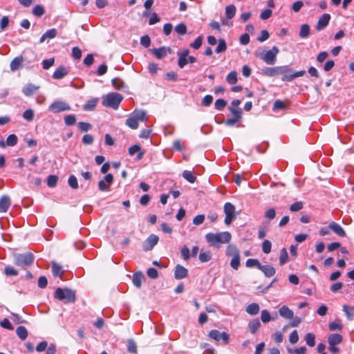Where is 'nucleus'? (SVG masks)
Returning <instances> with one entry per match:
<instances>
[{
	"label": "nucleus",
	"instance_id": "f257e3e1",
	"mask_svg": "<svg viewBox=\"0 0 354 354\" xmlns=\"http://www.w3.org/2000/svg\"><path fill=\"white\" fill-rule=\"evenodd\" d=\"M231 234L228 232L219 233H208L205 235L207 241L212 245L218 247L220 244L228 243L231 240Z\"/></svg>",
	"mask_w": 354,
	"mask_h": 354
},
{
	"label": "nucleus",
	"instance_id": "f03ea898",
	"mask_svg": "<svg viewBox=\"0 0 354 354\" xmlns=\"http://www.w3.org/2000/svg\"><path fill=\"white\" fill-rule=\"evenodd\" d=\"M147 120V113L143 110L135 111L126 120V125L132 129L138 127L139 122H144Z\"/></svg>",
	"mask_w": 354,
	"mask_h": 354
},
{
	"label": "nucleus",
	"instance_id": "7ed1b4c3",
	"mask_svg": "<svg viewBox=\"0 0 354 354\" xmlns=\"http://www.w3.org/2000/svg\"><path fill=\"white\" fill-rule=\"evenodd\" d=\"M305 73V71H295L288 66H280L279 75H282L281 80L283 82H292L295 78L304 76Z\"/></svg>",
	"mask_w": 354,
	"mask_h": 354
},
{
	"label": "nucleus",
	"instance_id": "20e7f679",
	"mask_svg": "<svg viewBox=\"0 0 354 354\" xmlns=\"http://www.w3.org/2000/svg\"><path fill=\"white\" fill-rule=\"evenodd\" d=\"M226 255L232 258L230 261V266L237 270L240 266L241 256L237 247L234 245L230 244L227 246Z\"/></svg>",
	"mask_w": 354,
	"mask_h": 354
},
{
	"label": "nucleus",
	"instance_id": "39448f33",
	"mask_svg": "<svg viewBox=\"0 0 354 354\" xmlns=\"http://www.w3.org/2000/svg\"><path fill=\"white\" fill-rule=\"evenodd\" d=\"M54 297L64 303H73L75 301V292L68 288H57Z\"/></svg>",
	"mask_w": 354,
	"mask_h": 354
},
{
	"label": "nucleus",
	"instance_id": "423d86ee",
	"mask_svg": "<svg viewBox=\"0 0 354 354\" xmlns=\"http://www.w3.org/2000/svg\"><path fill=\"white\" fill-rule=\"evenodd\" d=\"M279 53V48L277 46H273L270 50L265 53L256 52L255 55L267 64L272 65L275 64L277 61V55Z\"/></svg>",
	"mask_w": 354,
	"mask_h": 354
},
{
	"label": "nucleus",
	"instance_id": "0eeeda50",
	"mask_svg": "<svg viewBox=\"0 0 354 354\" xmlns=\"http://www.w3.org/2000/svg\"><path fill=\"white\" fill-rule=\"evenodd\" d=\"M122 95L118 93H111L103 97L102 104L104 106L117 109L122 101Z\"/></svg>",
	"mask_w": 354,
	"mask_h": 354
},
{
	"label": "nucleus",
	"instance_id": "6e6552de",
	"mask_svg": "<svg viewBox=\"0 0 354 354\" xmlns=\"http://www.w3.org/2000/svg\"><path fill=\"white\" fill-rule=\"evenodd\" d=\"M224 212L225 214V223L229 225L236 218L234 205L231 203H226L224 205Z\"/></svg>",
	"mask_w": 354,
	"mask_h": 354
},
{
	"label": "nucleus",
	"instance_id": "1a4fd4ad",
	"mask_svg": "<svg viewBox=\"0 0 354 354\" xmlns=\"http://www.w3.org/2000/svg\"><path fill=\"white\" fill-rule=\"evenodd\" d=\"M229 110L232 115V118L227 119L225 124L227 126H233L240 122L242 117V111L240 108L230 107Z\"/></svg>",
	"mask_w": 354,
	"mask_h": 354
},
{
	"label": "nucleus",
	"instance_id": "9d476101",
	"mask_svg": "<svg viewBox=\"0 0 354 354\" xmlns=\"http://www.w3.org/2000/svg\"><path fill=\"white\" fill-rule=\"evenodd\" d=\"M49 110L53 113H59L71 110V106L65 102L57 100L50 105Z\"/></svg>",
	"mask_w": 354,
	"mask_h": 354
},
{
	"label": "nucleus",
	"instance_id": "9b49d317",
	"mask_svg": "<svg viewBox=\"0 0 354 354\" xmlns=\"http://www.w3.org/2000/svg\"><path fill=\"white\" fill-rule=\"evenodd\" d=\"M113 181V176L112 174H109L106 175L103 179L100 180L98 183V187L100 191H109L111 185Z\"/></svg>",
	"mask_w": 354,
	"mask_h": 354
},
{
	"label": "nucleus",
	"instance_id": "f8f14e48",
	"mask_svg": "<svg viewBox=\"0 0 354 354\" xmlns=\"http://www.w3.org/2000/svg\"><path fill=\"white\" fill-rule=\"evenodd\" d=\"M209 336L216 341L223 340L225 344L228 343L229 335L225 332L221 333L218 330H212Z\"/></svg>",
	"mask_w": 354,
	"mask_h": 354
},
{
	"label": "nucleus",
	"instance_id": "ddd939ff",
	"mask_svg": "<svg viewBox=\"0 0 354 354\" xmlns=\"http://www.w3.org/2000/svg\"><path fill=\"white\" fill-rule=\"evenodd\" d=\"M158 236L155 234H151L143 244V250L145 251H149L153 249V248L158 242Z\"/></svg>",
	"mask_w": 354,
	"mask_h": 354
},
{
	"label": "nucleus",
	"instance_id": "4468645a",
	"mask_svg": "<svg viewBox=\"0 0 354 354\" xmlns=\"http://www.w3.org/2000/svg\"><path fill=\"white\" fill-rule=\"evenodd\" d=\"M153 55L158 59H162L167 56V53H171V49L167 47H160L151 50Z\"/></svg>",
	"mask_w": 354,
	"mask_h": 354
},
{
	"label": "nucleus",
	"instance_id": "2eb2a0df",
	"mask_svg": "<svg viewBox=\"0 0 354 354\" xmlns=\"http://www.w3.org/2000/svg\"><path fill=\"white\" fill-rule=\"evenodd\" d=\"M330 19V15L329 14L325 13L322 15L321 17H319L317 26L316 29L318 31H320L324 29L328 24L329 21Z\"/></svg>",
	"mask_w": 354,
	"mask_h": 354
},
{
	"label": "nucleus",
	"instance_id": "dca6fc26",
	"mask_svg": "<svg viewBox=\"0 0 354 354\" xmlns=\"http://www.w3.org/2000/svg\"><path fill=\"white\" fill-rule=\"evenodd\" d=\"M189 50L188 49L178 53V65L180 68H183L188 63L187 57L189 55Z\"/></svg>",
	"mask_w": 354,
	"mask_h": 354
},
{
	"label": "nucleus",
	"instance_id": "f3484780",
	"mask_svg": "<svg viewBox=\"0 0 354 354\" xmlns=\"http://www.w3.org/2000/svg\"><path fill=\"white\" fill-rule=\"evenodd\" d=\"M328 228L332 230L334 233H335L337 235L344 237L346 236V232L344 230L342 227V226L335 223V222H331L328 225Z\"/></svg>",
	"mask_w": 354,
	"mask_h": 354
},
{
	"label": "nucleus",
	"instance_id": "a211bd4d",
	"mask_svg": "<svg viewBox=\"0 0 354 354\" xmlns=\"http://www.w3.org/2000/svg\"><path fill=\"white\" fill-rule=\"evenodd\" d=\"M188 275V270L185 267L177 265L175 268L174 277L176 279H182Z\"/></svg>",
	"mask_w": 354,
	"mask_h": 354
},
{
	"label": "nucleus",
	"instance_id": "6ab92c4d",
	"mask_svg": "<svg viewBox=\"0 0 354 354\" xmlns=\"http://www.w3.org/2000/svg\"><path fill=\"white\" fill-rule=\"evenodd\" d=\"M259 270L263 272L264 275L267 277H271L274 275L276 270L274 268L270 265H261Z\"/></svg>",
	"mask_w": 354,
	"mask_h": 354
},
{
	"label": "nucleus",
	"instance_id": "aec40b11",
	"mask_svg": "<svg viewBox=\"0 0 354 354\" xmlns=\"http://www.w3.org/2000/svg\"><path fill=\"white\" fill-rule=\"evenodd\" d=\"M10 205V199L7 196L0 198V212H6Z\"/></svg>",
	"mask_w": 354,
	"mask_h": 354
},
{
	"label": "nucleus",
	"instance_id": "412c9836",
	"mask_svg": "<svg viewBox=\"0 0 354 354\" xmlns=\"http://www.w3.org/2000/svg\"><path fill=\"white\" fill-rule=\"evenodd\" d=\"M68 74L66 68L64 66H59L54 72L53 77L55 80H60Z\"/></svg>",
	"mask_w": 354,
	"mask_h": 354
},
{
	"label": "nucleus",
	"instance_id": "4be33fe9",
	"mask_svg": "<svg viewBox=\"0 0 354 354\" xmlns=\"http://www.w3.org/2000/svg\"><path fill=\"white\" fill-rule=\"evenodd\" d=\"M279 315L286 319H292L294 313L286 306H283L279 310Z\"/></svg>",
	"mask_w": 354,
	"mask_h": 354
},
{
	"label": "nucleus",
	"instance_id": "5701e85b",
	"mask_svg": "<svg viewBox=\"0 0 354 354\" xmlns=\"http://www.w3.org/2000/svg\"><path fill=\"white\" fill-rule=\"evenodd\" d=\"M280 73V66L267 67L263 70V73L267 76L273 77L279 75Z\"/></svg>",
	"mask_w": 354,
	"mask_h": 354
},
{
	"label": "nucleus",
	"instance_id": "b1692460",
	"mask_svg": "<svg viewBox=\"0 0 354 354\" xmlns=\"http://www.w3.org/2000/svg\"><path fill=\"white\" fill-rule=\"evenodd\" d=\"M22 65V55L16 57L12 59V61L10 63V70L12 71H17L20 68L21 66Z\"/></svg>",
	"mask_w": 354,
	"mask_h": 354
},
{
	"label": "nucleus",
	"instance_id": "393cba45",
	"mask_svg": "<svg viewBox=\"0 0 354 354\" xmlns=\"http://www.w3.org/2000/svg\"><path fill=\"white\" fill-rule=\"evenodd\" d=\"M342 337L339 334H332L328 338L329 346L337 345L342 342Z\"/></svg>",
	"mask_w": 354,
	"mask_h": 354
},
{
	"label": "nucleus",
	"instance_id": "a878e982",
	"mask_svg": "<svg viewBox=\"0 0 354 354\" xmlns=\"http://www.w3.org/2000/svg\"><path fill=\"white\" fill-rule=\"evenodd\" d=\"M52 272L53 276L55 277H62V275L64 273L62 266L55 261L52 263Z\"/></svg>",
	"mask_w": 354,
	"mask_h": 354
},
{
	"label": "nucleus",
	"instance_id": "bb28decb",
	"mask_svg": "<svg viewBox=\"0 0 354 354\" xmlns=\"http://www.w3.org/2000/svg\"><path fill=\"white\" fill-rule=\"evenodd\" d=\"M145 279L144 275L141 272H136L133 275V283L137 288H140L142 281Z\"/></svg>",
	"mask_w": 354,
	"mask_h": 354
},
{
	"label": "nucleus",
	"instance_id": "cd10ccee",
	"mask_svg": "<svg viewBox=\"0 0 354 354\" xmlns=\"http://www.w3.org/2000/svg\"><path fill=\"white\" fill-rule=\"evenodd\" d=\"M57 31L55 28L48 30L40 38V42H44L46 39H53L56 37Z\"/></svg>",
	"mask_w": 354,
	"mask_h": 354
},
{
	"label": "nucleus",
	"instance_id": "c85d7f7f",
	"mask_svg": "<svg viewBox=\"0 0 354 354\" xmlns=\"http://www.w3.org/2000/svg\"><path fill=\"white\" fill-rule=\"evenodd\" d=\"M39 86L28 84L24 88V93L27 96L31 95L35 93L39 88Z\"/></svg>",
	"mask_w": 354,
	"mask_h": 354
},
{
	"label": "nucleus",
	"instance_id": "c756f323",
	"mask_svg": "<svg viewBox=\"0 0 354 354\" xmlns=\"http://www.w3.org/2000/svg\"><path fill=\"white\" fill-rule=\"evenodd\" d=\"M136 153H138L137 160L142 159V158L143 156V153L140 152V146H138L137 145H135L131 146L129 149V155L133 156Z\"/></svg>",
	"mask_w": 354,
	"mask_h": 354
},
{
	"label": "nucleus",
	"instance_id": "7c9ffc66",
	"mask_svg": "<svg viewBox=\"0 0 354 354\" xmlns=\"http://www.w3.org/2000/svg\"><path fill=\"white\" fill-rule=\"evenodd\" d=\"M259 304L252 303L247 306L246 312L251 315H255L259 312Z\"/></svg>",
	"mask_w": 354,
	"mask_h": 354
},
{
	"label": "nucleus",
	"instance_id": "2f4dec72",
	"mask_svg": "<svg viewBox=\"0 0 354 354\" xmlns=\"http://www.w3.org/2000/svg\"><path fill=\"white\" fill-rule=\"evenodd\" d=\"M261 326V323L259 319H254L250 322L248 327L251 333L254 334L259 328Z\"/></svg>",
	"mask_w": 354,
	"mask_h": 354
},
{
	"label": "nucleus",
	"instance_id": "473e14b6",
	"mask_svg": "<svg viewBox=\"0 0 354 354\" xmlns=\"http://www.w3.org/2000/svg\"><path fill=\"white\" fill-rule=\"evenodd\" d=\"M343 310L349 320H353L354 317V307L348 305L343 306Z\"/></svg>",
	"mask_w": 354,
	"mask_h": 354
},
{
	"label": "nucleus",
	"instance_id": "72a5a7b5",
	"mask_svg": "<svg viewBox=\"0 0 354 354\" xmlns=\"http://www.w3.org/2000/svg\"><path fill=\"white\" fill-rule=\"evenodd\" d=\"M288 252H287L286 249L285 248H283L280 251L279 264L281 266H283L288 262Z\"/></svg>",
	"mask_w": 354,
	"mask_h": 354
},
{
	"label": "nucleus",
	"instance_id": "f704fd0d",
	"mask_svg": "<svg viewBox=\"0 0 354 354\" xmlns=\"http://www.w3.org/2000/svg\"><path fill=\"white\" fill-rule=\"evenodd\" d=\"M236 14V7L234 5H229L225 8V15L227 19H232Z\"/></svg>",
	"mask_w": 354,
	"mask_h": 354
},
{
	"label": "nucleus",
	"instance_id": "c9c22d12",
	"mask_svg": "<svg viewBox=\"0 0 354 354\" xmlns=\"http://www.w3.org/2000/svg\"><path fill=\"white\" fill-rule=\"evenodd\" d=\"M198 259L202 263L207 262L212 259V254L209 251H201Z\"/></svg>",
	"mask_w": 354,
	"mask_h": 354
},
{
	"label": "nucleus",
	"instance_id": "e433bc0d",
	"mask_svg": "<svg viewBox=\"0 0 354 354\" xmlns=\"http://www.w3.org/2000/svg\"><path fill=\"white\" fill-rule=\"evenodd\" d=\"M310 35V26L308 24H303L301 26L299 36L301 38L308 37Z\"/></svg>",
	"mask_w": 354,
	"mask_h": 354
},
{
	"label": "nucleus",
	"instance_id": "4c0bfd02",
	"mask_svg": "<svg viewBox=\"0 0 354 354\" xmlns=\"http://www.w3.org/2000/svg\"><path fill=\"white\" fill-rule=\"evenodd\" d=\"M34 255L31 252H27L24 254V266L31 265L34 262Z\"/></svg>",
	"mask_w": 354,
	"mask_h": 354
},
{
	"label": "nucleus",
	"instance_id": "58836bf2",
	"mask_svg": "<svg viewBox=\"0 0 354 354\" xmlns=\"http://www.w3.org/2000/svg\"><path fill=\"white\" fill-rule=\"evenodd\" d=\"M97 99H91L88 100L84 105V109L85 111H92L95 109L97 105Z\"/></svg>",
	"mask_w": 354,
	"mask_h": 354
},
{
	"label": "nucleus",
	"instance_id": "ea45409f",
	"mask_svg": "<svg viewBox=\"0 0 354 354\" xmlns=\"http://www.w3.org/2000/svg\"><path fill=\"white\" fill-rule=\"evenodd\" d=\"M183 177L191 183H194L196 181V177L191 171H184L183 173Z\"/></svg>",
	"mask_w": 354,
	"mask_h": 354
},
{
	"label": "nucleus",
	"instance_id": "a19ab883",
	"mask_svg": "<svg viewBox=\"0 0 354 354\" xmlns=\"http://www.w3.org/2000/svg\"><path fill=\"white\" fill-rule=\"evenodd\" d=\"M305 340H306V344L309 346L313 347L315 345V336L314 334H313L311 333H308L306 334V335L305 337Z\"/></svg>",
	"mask_w": 354,
	"mask_h": 354
},
{
	"label": "nucleus",
	"instance_id": "79ce46f5",
	"mask_svg": "<svg viewBox=\"0 0 354 354\" xmlns=\"http://www.w3.org/2000/svg\"><path fill=\"white\" fill-rule=\"evenodd\" d=\"M245 266L248 268L257 267L259 269L261 263L257 259H248L245 262Z\"/></svg>",
	"mask_w": 354,
	"mask_h": 354
},
{
	"label": "nucleus",
	"instance_id": "37998d69",
	"mask_svg": "<svg viewBox=\"0 0 354 354\" xmlns=\"http://www.w3.org/2000/svg\"><path fill=\"white\" fill-rule=\"evenodd\" d=\"M227 49V45L225 41L223 39H218V44L216 48V52L217 53H221L225 52Z\"/></svg>",
	"mask_w": 354,
	"mask_h": 354
},
{
	"label": "nucleus",
	"instance_id": "c03bdc74",
	"mask_svg": "<svg viewBox=\"0 0 354 354\" xmlns=\"http://www.w3.org/2000/svg\"><path fill=\"white\" fill-rule=\"evenodd\" d=\"M227 82L230 84H234L237 82V73L236 71L230 72L226 77Z\"/></svg>",
	"mask_w": 354,
	"mask_h": 354
},
{
	"label": "nucleus",
	"instance_id": "a18cd8bd",
	"mask_svg": "<svg viewBox=\"0 0 354 354\" xmlns=\"http://www.w3.org/2000/svg\"><path fill=\"white\" fill-rule=\"evenodd\" d=\"M128 346H127V351L128 352L133 354L137 353V345L136 342L133 339H129L128 342Z\"/></svg>",
	"mask_w": 354,
	"mask_h": 354
},
{
	"label": "nucleus",
	"instance_id": "49530a36",
	"mask_svg": "<svg viewBox=\"0 0 354 354\" xmlns=\"http://www.w3.org/2000/svg\"><path fill=\"white\" fill-rule=\"evenodd\" d=\"M68 183L69 186L74 189H76L78 188L77 179L74 175H71L69 176L68 180Z\"/></svg>",
	"mask_w": 354,
	"mask_h": 354
},
{
	"label": "nucleus",
	"instance_id": "de8ad7c7",
	"mask_svg": "<svg viewBox=\"0 0 354 354\" xmlns=\"http://www.w3.org/2000/svg\"><path fill=\"white\" fill-rule=\"evenodd\" d=\"M272 243L269 240H264L262 243V250L265 254H269L271 252Z\"/></svg>",
	"mask_w": 354,
	"mask_h": 354
},
{
	"label": "nucleus",
	"instance_id": "09e8293b",
	"mask_svg": "<svg viewBox=\"0 0 354 354\" xmlns=\"http://www.w3.org/2000/svg\"><path fill=\"white\" fill-rule=\"evenodd\" d=\"M18 138L15 134H11L8 136L6 139V145L7 146L12 147L15 146L17 142Z\"/></svg>",
	"mask_w": 354,
	"mask_h": 354
},
{
	"label": "nucleus",
	"instance_id": "8fccbe9b",
	"mask_svg": "<svg viewBox=\"0 0 354 354\" xmlns=\"http://www.w3.org/2000/svg\"><path fill=\"white\" fill-rule=\"evenodd\" d=\"M261 319L263 323L269 322L272 318L268 310H263L261 313Z\"/></svg>",
	"mask_w": 354,
	"mask_h": 354
},
{
	"label": "nucleus",
	"instance_id": "3c124183",
	"mask_svg": "<svg viewBox=\"0 0 354 354\" xmlns=\"http://www.w3.org/2000/svg\"><path fill=\"white\" fill-rule=\"evenodd\" d=\"M35 113L32 109H27L24 112V119L28 122H32L34 119Z\"/></svg>",
	"mask_w": 354,
	"mask_h": 354
},
{
	"label": "nucleus",
	"instance_id": "603ef678",
	"mask_svg": "<svg viewBox=\"0 0 354 354\" xmlns=\"http://www.w3.org/2000/svg\"><path fill=\"white\" fill-rule=\"evenodd\" d=\"M64 122L67 126H72L76 122V118L75 115H68L64 117Z\"/></svg>",
	"mask_w": 354,
	"mask_h": 354
},
{
	"label": "nucleus",
	"instance_id": "864d4df0",
	"mask_svg": "<svg viewBox=\"0 0 354 354\" xmlns=\"http://www.w3.org/2000/svg\"><path fill=\"white\" fill-rule=\"evenodd\" d=\"M58 180V177L55 175H50L47 178V185L50 187H53L56 185Z\"/></svg>",
	"mask_w": 354,
	"mask_h": 354
},
{
	"label": "nucleus",
	"instance_id": "5fc2aeb1",
	"mask_svg": "<svg viewBox=\"0 0 354 354\" xmlns=\"http://www.w3.org/2000/svg\"><path fill=\"white\" fill-rule=\"evenodd\" d=\"M227 104V102L223 99H218L216 100L214 106L215 109L221 111L223 110Z\"/></svg>",
	"mask_w": 354,
	"mask_h": 354
},
{
	"label": "nucleus",
	"instance_id": "6e6d98bb",
	"mask_svg": "<svg viewBox=\"0 0 354 354\" xmlns=\"http://www.w3.org/2000/svg\"><path fill=\"white\" fill-rule=\"evenodd\" d=\"M32 13L37 17H41L44 14V8L42 6L37 5L34 8Z\"/></svg>",
	"mask_w": 354,
	"mask_h": 354
},
{
	"label": "nucleus",
	"instance_id": "4d7b16f0",
	"mask_svg": "<svg viewBox=\"0 0 354 354\" xmlns=\"http://www.w3.org/2000/svg\"><path fill=\"white\" fill-rule=\"evenodd\" d=\"M175 31L180 35H185L187 32V27L183 23L179 24L175 27Z\"/></svg>",
	"mask_w": 354,
	"mask_h": 354
},
{
	"label": "nucleus",
	"instance_id": "13d9d810",
	"mask_svg": "<svg viewBox=\"0 0 354 354\" xmlns=\"http://www.w3.org/2000/svg\"><path fill=\"white\" fill-rule=\"evenodd\" d=\"M54 62H55L54 58L44 59L42 62V67L45 70L49 69L54 64Z\"/></svg>",
	"mask_w": 354,
	"mask_h": 354
},
{
	"label": "nucleus",
	"instance_id": "bf43d9fd",
	"mask_svg": "<svg viewBox=\"0 0 354 354\" xmlns=\"http://www.w3.org/2000/svg\"><path fill=\"white\" fill-rule=\"evenodd\" d=\"M4 273L7 276H16L19 274V272L12 267L7 266L5 268Z\"/></svg>",
	"mask_w": 354,
	"mask_h": 354
},
{
	"label": "nucleus",
	"instance_id": "052dcab7",
	"mask_svg": "<svg viewBox=\"0 0 354 354\" xmlns=\"http://www.w3.org/2000/svg\"><path fill=\"white\" fill-rule=\"evenodd\" d=\"M213 102V97L210 95H205L201 102L202 106H209Z\"/></svg>",
	"mask_w": 354,
	"mask_h": 354
},
{
	"label": "nucleus",
	"instance_id": "680f3d73",
	"mask_svg": "<svg viewBox=\"0 0 354 354\" xmlns=\"http://www.w3.org/2000/svg\"><path fill=\"white\" fill-rule=\"evenodd\" d=\"M302 208L303 203L301 201L295 202L292 203L290 207V209L291 212H297L301 210Z\"/></svg>",
	"mask_w": 354,
	"mask_h": 354
},
{
	"label": "nucleus",
	"instance_id": "e2e57ef3",
	"mask_svg": "<svg viewBox=\"0 0 354 354\" xmlns=\"http://www.w3.org/2000/svg\"><path fill=\"white\" fill-rule=\"evenodd\" d=\"M289 341L291 344H295L299 341V335L296 330H293L289 337Z\"/></svg>",
	"mask_w": 354,
	"mask_h": 354
},
{
	"label": "nucleus",
	"instance_id": "0e129e2a",
	"mask_svg": "<svg viewBox=\"0 0 354 354\" xmlns=\"http://www.w3.org/2000/svg\"><path fill=\"white\" fill-rule=\"evenodd\" d=\"M78 127L80 131L86 132L91 129L92 126L89 123L81 122L78 123Z\"/></svg>",
	"mask_w": 354,
	"mask_h": 354
},
{
	"label": "nucleus",
	"instance_id": "69168bd1",
	"mask_svg": "<svg viewBox=\"0 0 354 354\" xmlns=\"http://www.w3.org/2000/svg\"><path fill=\"white\" fill-rule=\"evenodd\" d=\"M272 10H270V9H266L263 11L261 12V13L260 15V18L262 20H266V19H269L272 16Z\"/></svg>",
	"mask_w": 354,
	"mask_h": 354
},
{
	"label": "nucleus",
	"instance_id": "338daca9",
	"mask_svg": "<svg viewBox=\"0 0 354 354\" xmlns=\"http://www.w3.org/2000/svg\"><path fill=\"white\" fill-rule=\"evenodd\" d=\"M203 38L202 37L199 36L194 40L193 43L190 44V46L194 49H198L201 46Z\"/></svg>",
	"mask_w": 354,
	"mask_h": 354
},
{
	"label": "nucleus",
	"instance_id": "774afa93",
	"mask_svg": "<svg viewBox=\"0 0 354 354\" xmlns=\"http://www.w3.org/2000/svg\"><path fill=\"white\" fill-rule=\"evenodd\" d=\"M290 353H294V354H306V348L305 346H301L299 348L295 349H288V350Z\"/></svg>",
	"mask_w": 354,
	"mask_h": 354
}]
</instances>
